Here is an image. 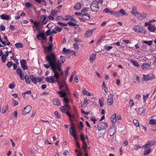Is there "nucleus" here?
I'll use <instances>...</instances> for the list:
<instances>
[{"instance_id":"obj_11","label":"nucleus","mask_w":156,"mask_h":156,"mask_svg":"<svg viewBox=\"0 0 156 156\" xmlns=\"http://www.w3.org/2000/svg\"><path fill=\"white\" fill-rule=\"evenodd\" d=\"M69 92H66V91H58L57 92V94H59L61 98H63L66 97L67 96V94Z\"/></svg>"},{"instance_id":"obj_13","label":"nucleus","mask_w":156,"mask_h":156,"mask_svg":"<svg viewBox=\"0 0 156 156\" xmlns=\"http://www.w3.org/2000/svg\"><path fill=\"white\" fill-rule=\"evenodd\" d=\"M37 38L39 40L40 38L42 39L43 40L46 39L45 36V34L44 33H39V34L37 35Z\"/></svg>"},{"instance_id":"obj_20","label":"nucleus","mask_w":156,"mask_h":156,"mask_svg":"<svg viewBox=\"0 0 156 156\" xmlns=\"http://www.w3.org/2000/svg\"><path fill=\"white\" fill-rule=\"evenodd\" d=\"M154 76L153 75H149L147 76H144V79L145 80H150L154 77Z\"/></svg>"},{"instance_id":"obj_5","label":"nucleus","mask_w":156,"mask_h":156,"mask_svg":"<svg viewBox=\"0 0 156 156\" xmlns=\"http://www.w3.org/2000/svg\"><path fill=\"white\" fill-rule=\"evenodd\" d=\"M107 127V123L101 122L99 123L98 125V131L105 129Z\"/></svg>"},{"instance_id":"obj_33","label":"nucleus","mask_w":156,"mask_h":156,"mask_svg":"<svg viewBox=\"0 0 156 156\" xmlns=\"http://www.w3.org/2000/svg\"><path fill=\"white\" fill-rule=\"evenodd\" d=\"M15 46L18 48H20L23 47V44L21 43H17L15 44Z\"/></svg>"},{"instance_id":"obj_8","label":"nucleus","mask_w":156,"mask_h":156,"mask_svg":"<svg viewBox=\"0 0 156 156\" xmlns=\"http://www.w3.org/2000/svg\"><path fill=\"white\" fill-rule=\"evenodd\" d=\"M54 78H55L54 77V76H51L50 77H47L46 78L45 80L46 81L50 83H54L55 81ZM58 80V79L57 80L56 79V81L58 83L59 82Z\"/></svg>"},{"instance_id":"obj_52","label":"nucleus","mask_w":156,"mask_h":156,"mask_svg":"<svg viewBox=\"0 0 156 156\" xmlns=\"http://www.w3.org/2000/svg\"><path fill=\"white\" fill-rule=\"evenodd\" d=\"M63 100L65 104H67L69 102V99L66 97L63 98Z\"/></svg>"},{"instance_id":"obj_3","label":"nucleus","mask_w":156,"mask_h":156,"mask_svg":"<svg viewBox=\"0 0 156 156\" xmlns=\"http://www.w3.org/2000/svg\"><path fill=\"white\" fill-rule=\"evenodd\" d=\"M90 9L92 12H97L99 9L98 2L97 1L92 2L91 5Z\"/></svg>"},{"instance_id":"obj_35","label":"nucleus","mask_w":156,"mask_h":156,"mask_svg":"<svg viewBox=\"0 0 156 156\" xmlns=\"http://www.w3.org/2000/svg\"><path fill=\"white\" fill-rule=\"evenodd\" d=\"M57 11L54 10H52L50 14L51 15H52L53 16H57Z\"/></svg>"},{"instance_id":"obj_34","label":"nucleus","mask_w":156,"mask_h":156,"mask_svg":"<svg viewBox=\"0 0 156 156\" xmlns=\"http://www.w3.org/2000/svg\"><path fill=\"white\" fill-rule=\"evenodd\" d=\"M130 61L131 62H132L133 64L135 66L137 67H138L140 66V65H139L138 63L136 61H133L132 60H130Z\"/></svg>"},{"instance_id":"obj_48","label":"nucleus","mask_w":156,"mask_h":156,"mask_svg":"<svg viewBox=\"0 0 156 156\" xmlns=\"http://www.w3.org/2000/svg\"><path fill=\"white\" fill-rule=\"evenodd\" d=\"M15 84L14 82H12L11 83H10L9 85V87L11 89H13L15 87Z\"/></svg>"},{"instance_id":"obj_15","label":"nucleus","mask_w":156,"mask_h":156,"mask_svg":"<svg viewBox=\"0 0 156 156\" xmlns=\"http://www.w3.org/2000/svg\"><path fill=\"white\" fill-rule=\"evenodd\" d=\"M69 132L70 134L73 136H74L75 135H76L75 130L73 126H72L70 128Z\"/></svg>"},{"instance_id":"obj_53","label":"nucleus","mask_w":156,"mask_h":156,"mask_svg":"<svg viewBox=\"0 0 156 156\" xmlns=\"http://www.w3.org/2000/svg\"><path fill=\"white\" fill-rule=\"evenodd\" d=\"M13 63L11 61H9L8 62V63L6 64V66L8 68H10L11 66L12 65Z\"/></svg>"},{"instance_id":"obj_37","label":"nucleus","mask_w":156,"mask_h":156,"mask_svg":"<svg viewBox=\"0 0 156 156\" xmlns=\"http://www.w3.org/2000/svg\"><path fill=\"white\" fill-rule=\"evenodd\" d=\"M60 109L62 112L64 113H65L66 111H68V110L67 109V108H66V107L64 106H62V108H60Z\"/></svg>"},{"instance_id":"obj_32","label":"nucleus","mask_w":156,"mask_h":156,"mask_svg":"<svg viewBox=\"0 0 156 156\" xmlns=\"http://www.w3.org/2000/svg\"><path fill=\"white\" fill-rule=\"evenodd\" d=\"M52 44H50L49 46L46 47V48L47 51L50 52L52 50Z\"/></svg>"},{"instance_id":"obj_10","label":"nucleus","mask_w":156,"mask_h":156,"mask_svg":"<svg viewBox=\"0 0 156 156\" xmlns=\"http://www.w3.org/2000/svg\"><path fill=\"white\" fill-rule=\"evenodd\" d=\"M20 63L21 66L24 70L28 69V67L27 66L26 62L25 59H23L21 60Z\"/></svg>"},{"instance_id":"obj_54","label":"nucleus","mask_w":156,"mask_h":156,"mask_svg":"<svg viewBox=\"0 0 156 156\" xmlns=\"http://www.w3.org/2000/svg\"><path fill=\"white\" fill-rule=\"evenodd\" d=\"M25 5L27 8H30L31 7V4L29 2H27L25 3Z\"/></svg>"},{"instance_id":"obj_18","label":"nucleus","mask_w":156,"mask_h":156,"mask_svg":"<svg viewBox=\"0 0 156 156\" xmlns=\"http://www.w3.org/2000/svg\"><path fill=\"white\" fill-rule=\"evenodd\" d=\"M96 58V54L93 53L91 54L90 58V60L91 63H93Z\"/></svg>"},{"instance_id":"obj_23","label":"nucleus","mask_w":156,"mask_h":156,"mask_svg":"<svg viewBox=\"0 0 156 156\" xmlns=\"http://www.w3.org/2000/svg\"><path fill=\"white\" fill-rule=\"evenodd\" d=\"M147 29L151 32H154L156 30V28L154 26L152 25L148 26Z\"/></svg>"},{"instance_id":"obj_29","label":"nucleus","mask_w":156,"mask_h":156,"mask_svg":"<svg viewBox=\"0 0 156 156\" xmlns=\"http://www.w3.org/2000/svg\"><path fill=\"white\" fill-rule=\"evenodd\" d=\"M25 79L27 83L30 84L31 83L30 80L27 75H26L25 76Z\"/></svg>"},{"instance_id":"obj_1","label":"nucleus","mask_w":156,"mask_h":156,"mask_svg":"<svg viewBox=\"0 0 156 156\" xmlns=\"http://www.w3.org/2000/svg\"><path fill=\"white\" fill-rule=\"evenodd\" d=\"M45 59L46 61L48 62L53 72L54 73V77L58 80L59 77V74L57 72L56 69H58L59 71L62 70L61 67L62 66L60 62L59 61L56 62V56L55 54L53 53L46 55Z\"/></svg>"},{"instance_id":"obj_41","label":"nucleus","mask_w":156,"mask_h":156,"mask_svg":"<svg viewBox=\"0 0 156 156\" xmlns=\"http://www.w3.org/2000/svg\"><path fill=\"white\" fill-rule=\"evenodd\" d=\"M133 122L136 126L137 127L139 126V122L136 119H134L133 121Z\"/></svg>"},{"instance_id":"obj_14","label":"nucleus","mask_w":156,"mask_h":156,"mask_svg":"<svg viewBox=\"0 0 156 156\" xmlns=\"http://www.w3.org/2000/svg\"><path fill=\"white\" fill-rule=\"evenodd\" d=\"M53 104L57 106H60L61 105L60 101L57 98H54L52 100Z\"/></svg>"},{"instance_id":"obj_39","label":"nucleus","mask_w":156,"mask_h":156,"mask_svg":"<svg viewBox=\"0 0 156 156\" xmlns=\"http://www.w3.org/2000/svg\"><path fill=\"white\" fill-rule=\"evenodd\" d=\"M149 123L151 125L156 124V120L154 119H151L149 121Z\"/></svg>"},{"instance_id":"obj_45","label":"nucleus","mask_w":156,"mask_h":156,"mask_svg":"<svg viewBox=\"0 0 156 156\" xmlns=\"http://www.w3.org/2000/svg\"><path fill=\"white\" fill-rule=\"evenodd\" d=\"M143 42L146 44H148V45L150 46L152 44V41H144Z\"/></svg>"},{"instance_id":"obj_62","label":"nucleus","mask_w":156,"mask_h":156,"mask_svg":"<svg viewBox=\"0 0 156 156\" xmlns=\"http://www.w3.org/2000/svg\"><path fill=\"white\" fill-rule=\"evenodd\" d=\"M65 113H66L67 115H68L70 117V119L71 120V118L73 117V116L70 113L68 112V111L66 112Z\"/></svg>"},{"instance_id":"obj_6","label":"nucleus","mask_w":156,"mask_h":156,"mask_svg":"<svg viewBox=\"0 0 156 156\" xmlns=\"http://www.w3.org/2000/svg\"><path fill=\"white\" fill-rule=\"evenodd\" d=\"M113 94H110L108 96L107 100V103L109 105H111L113 102Z\"/></svg>"},{"instance_id":"obj_38","label":"nucleus","mask_w":156,"mask_h":156,"mask_svg":"<svg viewBox=\"0 0 156 156\" xmlns=\"http://www.w3.org/2000/svg\"><path fill=\"white\" fill-rule=\"evenodd\" d=\"M129 106L131 108L134 106V103L132 99H130L129 102Z\"/></svg>"},{"instance_id":"obj_24","label":"nucleus","mask_w":156,"mask_h":156,"mask_svg":"<svg viewBox=\"0 0 156 156\" xmlns=\"http://www.w3.org/2000/svg\"><path fill=\"white\" fill-rule=\"evenodd\" d=\"M0 17L2 20H8L10 17V16L5 14H3L2 15H1Z\"/></svg>"},{"instance_id":"obj_44","label":"nucleus","mask_w":156,"mask_h":156,"mask_svg":"<svg viewBox=\"0 0 156 156\" xmlns=\"http://www.w3.org/2000/svg\"><path fill=\"white\" fill-rule=\"evenodd\" d=\"M54 28L56 31L59 32H61L62 30V29L58 26H55Z\"/></svg>"},{"instance_id":"obj_17","label":"nucleus","mask_w":156,"mask_h":156,"mask_svg":"<svg viewBox=\"0 0 156 156\" xmlns=\"http://www.w3.org/2000/svg\"><path fill=\"white\" fill-rule=\"evenodd\" d=\"M150 66L148 63L143 64L141 66V68L142 70H146L148 69Z\"/></svg>"},{"instance_id":"obj_36","label":"nucleus","mask_w":156,"mask_h":156,"mask_svg":"<svg viewBox=\"0 0 156 156\" xmlns=\"http://www.w3.org/2000/svg\"><path fill=\"white\" fill-rule=\"evenodd\" d=\"M104 99L103 98L99 99V104L100 105L101 107L103 106L104 105Z\"/></svg>"},{"instance_id":"obj_28","label":"nucleus","mask_w":156,"mask_h":156,"mask_svg":"<svg viewBox=\"0 0 156 156\" xmlns=\"http://www.w3.org/2000/svg\"><path fill=\"white\" fill-rule=\"evenodd\" d=\"M131 12L132 14L134 15L138 14V12L136 8L135 7H133Z\"/></svg>"},{"instance_id":"obj_30","label":"nucleus","mask_w":156,"mask_h":156,"mask_svg":"<svg viewBox=\"0 0 156 156\" xmlns=\"http://www.w3.org/2000/svg\"><path fill=\"white\" fill-rule=\"evenodd\" d=\"M145 110L143 108H140L138 110V112L140 115L144 114L145 113Z\"/></svg>"},{"instance_id":"obj_63","label":"nucleus","mask_w":156,"mask_h":156,"mask_svg":"<svg viewBox=\"0 0 156 156\" xmlns=\"http://www.w3.org/2000/svg\"><path fill=\"white\" fill-rule=\"evenodd\" d=\"M0 30H1L2 31H4L5 30V28L3 25H1L0 26Z\"/></svg>"},{"instance_id":"obj_49","label":"nucleus","mask_w":156,"mask_h":156,"mask_svg":"<svg viewBox=\"0 0 156 156\" xmlns=\"http://www.w3.org/2000/svg\"><path fill=\"white\" fill-rule=\"evenodd\" d=\"M16 72L18 75L22 73L21 69L19 68H17L16 70Z\"/></svg>"},{"instance_id":"obj_26","label":"nucleus","mask_w":156,"mask_h":156,"mask_svg":"<svg viewBox=\"0 0 156 156\" xmlns=\"http://www.w3.org/2000/svg\"><path fill=\"white\" fill-rule=\"evenodd\" d=\"M30 21L31 23H34V26L36 27L37 28H38L39 26L40 23L38 22H37V21H35L34 22L33 19H31L30 20Z\"/></svg>"},{"instance_id":"obj_7","label":"nucleus","mask_w":156,"mask_h":156,"mask_svg":"<svg viewBox=\"0 0 156 156\" xmlns=\"http://www.w3.org/2000/svg\"><path fill=\"white\" fill-rule=\"evenodd\" d=\"M32 109L30 105H27L22 110L23 114L25 115L29 113Z\"/></svg>"},{"instance_id":"obj_58","label":"nucleus","mask_w":156,"mask_h":156,"mask_svg":"<svg viewBox=\"0 0 156 156\" xmlns=\"http://www.w3.org/2000/svg\"><path fill=\"white\" fill-rule=\"evenodd\" d=\"M141 49L143 51H146L147 49L146 46L145 45H142L141 47Z\"/></svg>"},{"instance_id":"obj_22","label":"nucleus","mask_w":156,"mask_h":156,"mask_svg":"<svg viewBox=\"0 0 156 156\" xmlns=\"http://www.w3.org/2000/svg\"><path fill=\"white\" fill-rule=\"evenodd\" d=\"M82 17H83L85 20H88L90 19V17L88 14L83 13L82 15Z\"/></svg>"},{"instance_id":"obj_57","label":"nucleus","mask_w":156,"mask_h":156,"mask_svg":"<svg viewBox=\"0 0 156 156\" xmlns=\"http://www.w3.org/2000/svg\"><path fill=\"white\" fill-rule=\"evenodd\" d=\"M110 10L108 8H106L103 10V13H109Z\"/></svg>"},{"instance_id":"obj_25","label":"nucleus","mask_w":156,"mask_h":156,"mask_svg":"<svg viewBox=\"0 0 156 156\" xmlns=\"http://www.w3.org/2000/svg\"><path fill=\"white\" fill-rule=\"evenodd\" d=\"M111 119L112 122L113 123V124H114V123H115L116 121V114L115 113L111 117Z\"/></svg>"},{"instance_id":"obj_12","label":"nucleus","mask_w":156,"mask_h":156,"mask_svg":"<svg viewBox=\"0 0 156 156\" xmlns=\"http://www.w3.org/2000/svg\"><path fill=\"white\" fill-rule=\"evenodd\" d=\"M155 144V142L154 141H148L147 143L144 145V148H147L152 146L154 145Z\"/></svg>"},{"instance_id":"obj_19","label":"nucleus","mask_w":156,"mask_h":156,"mask_svg":"<svg viewBox=\"0 0 156 156\" xmlns=\"http://www.w3.org/2000/svg\"><path fill=\"white\" fill-rule=\"evenodd\" d=\"M146 14L144 13L142 14H138L137 16V18L140 20H143L146 17Z\"/></svg>"},{"instance_id":"obj_60","label":"nucleus","mask_w":156,"mask_h":156,"mask_svg":"<svg viewBox=\"0 0 156 156\" xmlns=\"http://www.w3.org/2000/svg\"><path fill=\"white\" fill-rule=\"evenodd\" d=\"M90 101L87 99V98H86L84 99L83 101V104L84 105H85L87 104H88L90 102Z\"/></svg>"},{"instance_id":"obj_42","label":"nucleus","mask_w":156,"mask_h":156,"mask_svg":"<svg viewBox=\"0 0 156 156\" xmlns=\"http://www.w3.org/2000/svg\"><path fill=\"white\" fill-rule=\"evenodd\" d=\"M75 73H76L75 71H74L72 73L71 75V76L69 80V82H72V81L73 79V77L74 75L75 74Z\"/></svg>"},{"instance_id":"obj_59","label":"nucleus","mask_w":156,"mask_h":156,"mask_svg":"<svg viewBox=\"0 0 156 156\" xmlns=\"http://www.w3.org/2000/svg\"><path fill=\"white\" fill-rule=\"evenodd\" d=\"M149 94H147L146 95H144L143 96V99L144 101H146V100L149 98Z\"/></svg>"},{"instance_id":"obj_56","label":"nucleus","mask_w":156,"mask_h":156,"mask_svg":"<svg viewBox=\"0 0 156 156\" xmlns=\"http://www.w3.org/2000/svg\"><path fill=\"white\" fill-rule=\"evenodd\" d=\"M66 17H69V20L71 21H75V19L74 18H73V17H72V16H70V15H66Z\"/></svg>"},{"instance_id":"obj_51","label":"nucleus","mask_w":156,"mask_h":156,"mask_svg":"<svg viewBox=\"0 0 156 156\" xmlns=\"http://www.w3.org/2000/svg\"><path fill=\"white\" fill-rule=\"evenodd\" d=\"M51 34V30L50 29L48 30L46 32V34L47 36H49L50 35H52V34Z\"/></svg>"},{"instance_id":"obj_16","label":"nucleus","mask_w":156,"mask_h":156,"mask_svg":"<svg viewBox=\"0 0 156 156\" xmlns=\"http://www.w3.org/2000/svg\"><path fill=\"white\" fill-rule=\"evenodd\" d=\"M93 31V30H92L87 31L84 35L85 37L88 38L92 34Z\"/></svg>"},{"instance_id":"obj_21","label":"nucleus","mask_w":156,"mask_h":156,"mask_svg":"<svg viewBox=\"0 0 156 156\" xmlns=\"http://www.w3.org/2000/svg\"><path fill=\"white\" fill-rule=\"evenodd\" d=\"M30 77L31 79L32 82L34 84L37 83V78L34 77V76L31 75L30 76Z\"/></svg>"},{"instance_id":"obj_64","label":"nucleus","mask_w":156,"mask_h":156,"mask_svg":"<svg viewBox=\"0 0 156 156\" xmlns=\"http://www.w3.org/2000/svg\"><path fill=\"white\" fill-rule=\"evenodd\" d=\"M74 41H75L76 42H80L81 41V40L80 39H79L78 37L75 38L74 39Z\"/></svg>"},{"instance_id":"obj_47","label":"nucleus","mask_w":156,"mask_h":156,"mask_svg":"<svg viewBox=\"0 0 156 156\" xmlns=\"http://www.w3.org/2000/svg\"><path fill=\"white\" fill-rule=\"evenodd\" d=\"M67 24L69 25V26H78V25L77 24H75V23L71 22H69L67 23Z\"/></svg>"},{"instance_id":"obj_2","label":"nucleus","mask_w":156,"mask_h":156,"mask_svg":"<svg viewBox=\"0 0 156 156\" xmlns=\"http://www.w3.org/2000/svg\"><path fill=\"white\" fill-rule=\"evenodd\" d=\"M59 89H62L63 91L69 92V88L67 84L64 80L62 81L60 83H58Z\"/></svg>"},{"instance_id":"obj_55","label":"nucleus","mask_w":156,"mask_h":156,"mask_svg":"<svg viewBox=\"0 0 156 156\" xmlns=\"http://www.w3.org/2000/svg\"><path fill=\"white\" fill-rule=\"evenodd\" d=\"M70 50L69 49H66V48H64L63 49V52L64 53H67L70 52Z\"/></svg>"},{"instance_id":"obj_9","label":"nucleus","mask_w":156,"mask_h":156,"mask_svg":"<svg viewBox=\"0 0 156 156\" xmlns=\"http://www.w3.org/2000/svg\"><path fill=\"white\" fill-rule=\"evenodd\" d=\"M115 133V127L114 124H112L109 130L108 134L111 136H112Z\"/></svg>"},{"instance_id":"obj_4","label":"nucleus","mask_w":156,"mask_h":156,"mask_svg":"<svg viewBox=\"0 0 156 156\" xmlns=\"http://www.w3.org/2000/svg\"><path fill=\"white\" fill-rule=\"evenodd\" d=\"M133 30L136 32L141 34H145L146 30L143 29L142 27L139 26H135L133 27Z\"/></svg>"},{"instance_id":"obj_50","label":"nucleus","mask_w":156,"mask_h":156,"mask_svg":"<svg viewBox=\"0 0 156 156\" xmlns=\"http://www.w3.org/2000/svg\"><path fill=\"white\" fill-rule=\"evenodd\" d=\"M60 59L62 61V63H63L66 61V58L65 57L62 55L60 56Z\"/></svg>"},{"instance_id":"obj_27","label":"nucleus","mask_w":156,"mask_h":156,"mask_svg":"<svg viewBox=\"0 0 156 156\" xmlns=\"http://www.w3.org/2000/svg\"><path fill=\"white\" fill-rule=\"evenodd\" d=\"M81 4L79 3H77L74 6V9L76 10H79L81 9Z\"/></svg>"},{"instance_id":"obj_43","label":"nucleus","mask_w":156,"mask_h":156,"mask_svg":"<svg viewBox=\"0 0 156 156\" xmlns=\"http://www.w3.org/2000/svg\"><path fill=\"white\" fill-rule=\"evenodd\" d=\"M119 13H121L122 15H127V14L126 13L125 11L123 9H121L119 11Z\"/></svg>"},{"instance_id":"obj_31","label":"nucleus","mask_w":156,"mask_h":156,"mask_svg":"<svg viewBox=\"0 0 156 156\" xmlns=\"http://www.w3.org/2000/svg\"><path fill=\"white\" fill-rule=\"evenodd\" d=\"M151 152V149L150 148L146 149L144 152V155H146L149 154Z\"/></svg>"},{"instance_id":"obj_46","label":"nucleus","mask_w":156,"mask_h":156,"mask_svg":"<svg viewBox=\"0 0 156 156\" xmlns=\"http://www.w3.org/2000/svg\"><path fill=\"white\" fill-rule=\"evenodd\" d=\"M2 56L1 59L2 61L3 62H5L7 57L5 56V55L4 54Z\"/></svg>"},{"instance_id":"obj_61","label":"nucleus","mask_w":156,"mask_h":156,"mask_svg":"<svg viewBox=\"0 0 156 156\" xmlns=\"http://www.w3.org/2000/svg\"><path fill=\"white\" fill-rule=\"evenodd\" d=\"M114 15L116 16L119 17L120 16V14L119 13V11H116V12L115 11V13H114Z\"/></svg>"},{"instance_id":"obj_40","label":"nucleus","mask_w":156,"mask_h":156,"mask_svg":"<svg viewBox=\"0 0 156 156\" xmlns=\"http://www.w3.org/2000/svg\"><path fill=\"white\" fill-rule=\"evenodd\" d=\"M79 44L77 43H75L73 44V47L74 49L77 50H78L79 49Z\"/></svg>"}]
</instances>
